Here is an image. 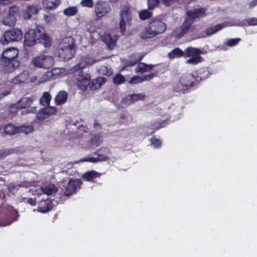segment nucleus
Here are the masks:
<instances>
[{
  "mask_svg": "<svg viewBox=\"0 0 257 257\" xmlns=\"http://www.w3.org/2000/svg\"><path fill=\"white\" fill-rule=\"evenodd\" d=\"M52 38L45 32V28L40 25L34 29H29L24 35V44L28 47L34 46L36 43L42 44L45 48L52 45Z\"/></svg>",
  "mask_w": 257,
  "mask_h": 257,
  "instance_id": "obj_1",
  "label": "nucleus"
},
{
  "mask_svg": "<svg viewBox=\"0 0 257 257\" xmlns=\"http://www.w3.org/2000/svg\"><path fill=\"white\" fill-rule=\"evenodd\" d=\"M256 25H257V18L255 17L249 18L242 21L235 19V17H228L222 23L206 28L205 33L206 35L211 36L226 27Z\"/></svg>",
  "mask_w": 257,
  "mask_h": 257,
  "instance_id": "obj_2",
  "label": "nucleus"
},
{
  "mask_svg": "<svg viewBox=\"0 0 257 257\" xmlns=\"http://www.w3.org/2000/svg\"><path fill=\"white\" fill-rule=\"evenodd\" d=\"M202 51L198 48L189 47L183 51L179 47H177L170 51L168 56L170 59L190 57L186 60V63L193 65H196L203 61V58L200 56Z\"/></svg>",
  "mask_w": 257,
  "mask_h": 257,
  "instance_id": "obj_3",
  "label": "nucleus"
},
{
  "mask_svg": "<svg viewBox=\"0 0 257 257\" xmlns=\"http://www.w3.org/2000/svg\"><path fill=\"white\" fill-rule=\"evenodd\" d=\"M166 30V25L160 20L153 19L145 29L139 34L141 39H148L154 38L159 34L164 32Z\"/></svg>",
  "mask_w": 257,
  "mask_h": 257,
  "instance_id": "obj_4",
  "label": "nucleus"
},
{
  "mask_svg": "<svg viewBox=\"0 0 257 257\" xmlns=\"http://www.w3.org/2000/svg\"><path fill=\"white\" fill-rule=\"evenodd\" d=\"M75 39L71 36L63 38L58 47V57L63 61L72 59L76 53Z\"/></svg>",
  "mask_w": 257,
  "mask_h": 257,
  "instance_id": "obj_5",
  "label": "nucleus"
},
{
  "mask_svg": "<svg viewBox=\"0 0 257 257\" xmlns=\"http://www.w3.org/2000/svg\"><path fill=\"white\" fill-rule=\"evenodd\" d=\"M32 63L36 67L50 69L54 65V61L50 55L40 54L32 59Z\"/></svg>",
  "mask_w": 257,
  "mask_h": 257,
  "instance_id": "obj_6",
  "label": "nucleus"
},
{
  "mask_svg": "<svg viewBox=\"0 0 257 257\" xmlns=\"http://www.w3.org/2000/svg\"><path fill=\"white\" fill-rule=\"evenodd\" d=\"M23 33L18 29H13L5 32L0 38V42L3 45H7L10 42H17L22 39Z\"/></svg>",
  "mask_w": 257,
  "mask_h": 257,
  "instance_id": "obj_7",
  "label": "nucleus"
},
{
  "mask_svg": "<svg viewBox=\"0 0 257 257\" xmlns=\"http://www.w3.org/2000/svg\"><path fill=\"white\" fill-rule=\"evenodd\" d=\"M199 17H186L184 22L180 27L176 28L173 32L174 36L177 38L183 37L189 30L194 21Z\"/></svg>",
  "mask_w": 257,
  "mask_h": 257,
  "instance_id": "obj_8",
  "label": "nucleus"
},
{
  "mask_svg": "<svg viewBox=\"0 0 257 257\" xmlns=\"http://www.w3.org/2000/svg\"><path fill=\"white\" fill-rule=\"evenodd\" d=\"M90 75L84 73L82 70L78 71V76L74 83L79 89L85 91L90 83Z\"/></svg>",
  "mask_w": 257,
  "mask_h": 257,
  "instance_id": "obj_9",
  "label": "nucleus"
},
{
  "mask_svg": "<svg viewBox=\"0 0 257 257\" xmlns=\"http://www.w3.org/2000/svg\"><path fill=\"white\" fill-rule=\"evenodd\" d=\"M20 62L18 60H0V67L4 73H10L20 66Z\"/></svg>",
  "mask_w": 257,
  "mask_h": 257,
  "instance_id": "obj_10",
  "label": "nucleus"
},
{
  "mask_svg": "<svg viewBox=\"0 0 257 257\" xmlns=\"http://www.w3.org/2000/svg\"><path fill=\"white\" fill-rule=\"evenodd\" d=\"M82 183V182L80 179H74L71 178L64 191V195L66 196H69L76 193L77 190L80 188Z\"/></svg>",
  "mask_w": 257,
  "mask_h": 257,
  "instance_id": "obj_11",
  "label": "nucleus"
},
{
  "mask_svg": "<svg viewBox=\"0 0 257 257\" xmlns=\"http://www.w3.org/2000/svg\"><path fill=\"white\" fill-rule=\"evenodd\" d=\"M193 73L198 84L201 81L207 79L211 75V73L207 67L200 68Z\"/></svg>",
  "mask_w": 257,
  "mask_h": 257,
  "instance_id": "obj_12",
  "label": "nucleus"
},
{
  "mask_svg": "<svg viewBox=\"0 0 257 257\" xmlns=\"http://www.w3.org/2000/svg\"><path fill=\"white\" fill-rule=\"evenodd\" d=\"M181 82L185 84L188 90L198 85L193 73L184 74L180 78Z\"/></svg>",
  "mask_w": 257,
  "mask_h": 257,
  "instance_id": "obj_13",
  "label": "nucleus"
},
{
  "mask_svg": "<svg viewBox=\"0 0 257 257\" xmlns=\"http://www.w3.org/2000/svg\"><path fill=\"white\" fill-rule=\"evenodd\" d=\"M110 10L109 5L104 2H99L96 3L95 7V12L96 15H100L105 16Z\"/></svg>",
  "mask_w": 257,
  "mask_h": 257,
  "instance_id": "obj_14",
  "label": "nucleus"
},
{
  "mask_svg": "<svg viewBox=\"0 0 257 257\" xmlns=\"http://www.w3.org/2000/svg\"><path fill=\"white\" fill-rule=\"evenodd\" d=\"M33 100L31 98L25 97L22 98L17 104H14L11 106V111L13 112H16L18 110V108H26L30 106L32 103Z\"/></svg>",
  "mask_w": 257,
  "mask_h": 257,
  "instance_id": "obj_15",
  "label": "nucleus"
},
{
  "mask_svg": "<svg viewBox=\"0 0 257 257\" xmlns=\"http://www.w3.org/2000/svg\"><path fill=\"white\" fill-rule=\"evenodd\" d=\"M96 155L99 161H105L109 159V155L111 154L110 150L108 147H101L94 152Z\"/></svg>",
  "mask_w": 257,
  "mask_h": 257,
  "instance_id": "obj_16",
  "label": "nucleus"
},
{
  "mask_svg": "<svg viewBox=\"0 0 257 257\" xmlns=\"http://www.w3.org/2000/svg\"><path fill=\"white\" fill-rule=\"evenodd\" d=\"M19 55V51L15 48H10L5 50L1 57V59L6 60H17V58Z\"/></svg>",
  "mask_w": 257,
  "mask_h": 257,
  "instance_id": "obj_17",
  "label": "nucleus"
},
{
  "mask_svg": "<svg viewBox=\"0 0 257 257\" xmlns=\"http://www.w3.org/2000/svg\"><path fill=\"white\" fill-rule=\"evenodd\" d=\"M94 63L93 59L89 56L82 58L77 65L74 67L75 71H81L88 65L92 64Z\"/></svg>",
  "mask_w": 257,
  "mask_h": 257,
  "instance_id": "obj_18",
  "label": "nucleus"
},
{
  "mask_svg": "<svg viewBox=\"0 0 257 257\" xmlns=\"http://www.w3.org/2000/svg\"><path fill=\"white\" fill-rule=\"evenodd\" d=\"M68 94L65 91H60L55 98V103L57 105L65 103L67 100Z\"/></svg>",
  "mask_w": 257,
  "mask_h": 257,
  "instance_id": "obj_19",
  "label": "nucleus"
},
{
  "mask_svg": "<svg viewBox=\"0 0 257 257\" xmlns=\"http://www.w3.org/2000/svg\"><path fill=\"white\" fill-rule=\"evenodd\" d=\"M102 41L105 43L108 48L110 50L113 49L116 44V41L113 39L110 34H105L102 37Z\"/></svg>",
  "mask_w": 257,
  "mask_h": 257,
  "instance_id": "obj_20",
  "label": "nucleus"
},
{
  "mask_svg": "<svg viewBox=\"0 0 257 257\" xmlns=\"http://www.w3.org/2000/svg\"><path fill=\"white\" fill-rule=\"evenodd\" d=\"M155 66V65L153 64H148L145 63L140 62L136 67V71L144 73L152 70Z\"/></svg>",
  "mask_w": 257,
  "mask_h": 257,
  "instance_id": "obj_21",
  "label": "nucleus"
},
{
  "mask_svg": "<svg viewBox=\"0 0 257 257\" xmlns=\"http://www.w3.org/2000/svg\"><path fill=\"white\" fill-rule=\"evenodd\" d=\"M173 89L174 91L181 93H185L188 91L187 86L181 82V79L178 82L174 84Z\"/></svg>",
  "mask_w": 257,
  "mask_h": 257,
  "instance_id": "obj_22",
  "label": "nucleus"
},
{
  "mask_svg": "<svg viewBox=\"0 0 257 257\" xmlns=\"http://www.w3.org/2000/svg\"><path fill=\"white\" fill-rule=\"evenodd\" d=\"M4 133L6 135L12 136L19 133L18 126L12 123H8L4 128Z\"/></svg>",
  "mask_w": 257,
  "mask_h": 257,
  "instance_id": "obj_23",
  "label": "nucleus"
},
{
  "mask_svg": "<svg viewBox=\"0 0 257 257\" xmlns=\"http://www.w3.org/2000/svg\"><path fill=\"white\" fill-rule=\"evenodd\" d=\"M28 79V76L26 72H23L13 78L11 82L14 84H18L24 83Z\"/></svg>",
  "mask_w": 257,
  "mask_h": 257,
  "instance_id": "obj_24",
  "label": "nucleus"
},
{
  "mask_svg": "<svg viewBox=\"0 0 257 257\" xmlns=\"http://www.w3.org/2000/svg\"><path fill=\"white\" fill-rule=\"evenodd\" d=\"M60 4V0H43V6L47 9L56 8Z\"/></svg>",
  "mask_w": 257,
  "mask_h": 257,
  "instance_id": "obj_25",
  "label": "nucleus"
},
{
  "mask_svg": "<svg viewBox=\"0 0 257 257\" xmlns=\"http://www.w3.org/2000/svg\"><path fill=\"white\" fill-rule=\"evenodd\" d=\"M102 138L100 135H93L90 140L88 142V146L89 148L92 147H97L100 145L102 142Z\"/></svg>",
  "mask_w": 257,
  "mask_h": 257,
  "instance_id": "obj_26",
  "label": "nucleus"
},
{
  "mask_svg": "<svg viewBox=\"0 0 257 257\" xmlns=\"http://www.w3.org/2000/svg\"><path fill=\"white\" fill-rule=\"evenodd\" d=\"M206 9L203 8H195L187 12V16H201L206 15Z\"/></svg>",
  "mask_w": 257,
  "mask_h": 257,
  "instance_id": "obj_27",
  "label": "nucleus"
},
{
  "mask_svg": "<svg viewBox=\"0 0 257 257\" xmlns=\"http://www.w3.org/2000/svg\"><path fill=\"white\" fill-rule=\"evenodd\" d=\"M100 174L94 170L87 171L85 172L82 176L83 178L87 181H91L93 179L99 177Z\"/></svg>",
  "mask_w": 257,
  "mask_h": 257,
  "instance_id": "obj_28",
  "label": "nucleus"
},
{
  "mask_svg": "<svg viewBox=\"0 0 257 257\" xmlns=\"http://www.w3.org/2000/svg\"><path fill=\"white\" fill-rule=\"evenodd\" d=\"M51 100V96L48 92H45L40 99V102L43 106L48 105Z\"/></svg>",
  "mask_w": 257,
  "mask_h": 257,
  "instance_id": "obj_29",
  "label": "nucleus"
},
{
  "mask_svg": "<svg viewBox=\"0 0 257 257\" xmlns=\"http://www.w3.org/2000/svg\"><path fill=\"white\" fill-rule=\"evenodd\" d=\"M34 130V127L31 125L18 126L19 133H24L26 135H28L32 133Z\"/></svg>",
  "mask_w": 257,
  "mask_h": 257,
  "instance_id": "obj_30",
  "label": "nucleus"
},
{
  "mask_svg": "<svg viewBox=\"0 0 257 257\" xmlns=\"http://www.w3.org/2000/svg\"><path fill=\"white\" fill-rule=\"evenodd\" d=\"M16 21V17H4L2 20V22L5 25L10 27L14 26Z\"/></svg>",
  "mask_w": 257,
  "mask_h": 257,
  "instance_id": "obj_31",
  "label": "nucleus"
},
{
  "mask_svg": "<svg viewBox=\"0 0 257 257\" xmlns=\"http://www.w3.org/2000/svg\"><path fill=\"white\" fill-rule=\"evenodd\" d=\"M52 203L50 202H45L44 205L38 207L37 210L41 213H46L52 209Z\"/></svg>",
  "mask_w": 257,
  "mask_h": 257,
  "instance_id": "obj_32",
  "label": "nucleus"
},
{
  "mask_svg": "<svg viewBox=\"0 0 257 257\" xmlns=\"http://www.w3.org/2000/svg\"><path fill=\"white\" fill-rule=\"evenodd\" d=\"M57 191V188L53 184L49 185L43 189L44 193L48 195H52L56 193Z\"/></svg>",
  "mask_w": 257,
  "mask_h": 257,
  "instance_id": "obj_33",
  "label": "nucleus"
},
{
  "mask_svg": "<svg viewBox=\"0 0 257 257\" xmlns=\"http://www.w3.org/2000/svg\"><path fill=\"white\" fill-rule=\"evenodd\" d=\"M40 9L38 8V7L36 6H29L27 8V12L28 15V16H32V15H37Z\"/></svg>",
  "mask_w": 257,
  "mask_h": 257,
  "instance_id": "obj_34",
  "label": "nucleus"
},
{
  "mask_svg": "<svg viewBox=\"0 0 257 257\" xmlns=\"http://www.w3.org/2000/svg\"><path fill=\"white\" fill-rule=\"evenodd\" d=\"M120 122L122 123H130L132 121V117L126 113H122L120 116Z\"/></svg>",
  "mask_w": 257,
  "mask_h": 257,
  "instance_id": "obj_35",
  "label": "nucleus"
},
{
  "mask_svg": "<svg viewBox=\"0 0 257 257\" xmlns=\"http://www.w3.org/2000/svg\"><path fill=\"white\" fill-rule=\"evenodd\" d=\"M125 79L124 76L120 73L117 74L113 78V82L115 84L120 85L124 82Z\"/></svg>",
  "mask_w": 257,
  "mask_h": 257,
  "instance_id": "obj_36",
  "label": "nucleus"
},
{
  "mask_svg": "<svg viewBox=\"0 0 257 257\" xmlns=\"http://www.w3.org/2000/svg\"><path fill=\"white\" fill-rule=\"evenodd\" d=\"M78 10L76 7H70L64 10V14L66 16H74L77 13Z\"/></svg>",
  "mask_w": 257,
  "mask_h": 257,
  "instance_id": "obj_37",
  "label": "nucleus"
},
{
  "mask_svg": "<svg viewBox=\"0 0 257 257\" xmlns=\"http://www.w3.org/2000/svg\"><path fill=\"white\" fill-rule=\"evenodd\" d=\"M131 97L133 100V103L138 100H143L146 97V95L144 93L133 94L131 95Z\"/></svg>",
  "mask_w": 257,
  "mask_h": 257,
  "instance_id": "obj_38",
  "label": "nucleus"
},
{
  "mask_svg": "<svg viewBox=\"0 0 257 257\" xmlns=\"http://www.w3.org/2000/svg\"><path fill=\"white\" fill-rule=\"evenodd\" d=\"M131 8L128 5L123 6L121 9L120 16H127L132 15Z\"/></svg>",
  "mask_w": 257,
  "mask_h": 257,
  "instance_id": "obj_39",
  "label": "nucleus"
},
{
  "mask_svg": "<svg viewBox=\"0 0 257 257\" xmlns=\"http://www.w3.org/2000/svg\"><path fill=\"white\" fill-rule=\"evenodd\" d=\"M241 40L240 38L229 39L226 41L225 44L229 47H233L236 45Z\"/></svg>",
  "mask_w": 257,
  "mask_h": 257,
  "instance_id": "obj_40",
  "label": "nucleus"
},
{
  "mask_svg": "<svg viewBox=\"0 0 257 257\" xmlns=\"http://www.w3.org/2000/svg\"><path fill=\"white\" fill-rule=\"evenodd\" d=\"M144 55H141L140 57L138 58H135L133 56H131L130 57V61L128 62V66H134L137 63H139L140 61H141L142 59L143 58Z\"/></svg>",
  "mask_w": 257,
  "mask_h": 257,
  "instance_id": "obj_41",
  "label": "nucleus"
},
{
  "mask_svg": "<svg viewBox=\"0 0 257 257\" xmlns=\"http://www.w3.org/2000/svg\"><path fill=\"white\" fill-rule=\"evenodd\" d=\"M151 144L153 145L155 148H160L161 146V141L157 139L155 136H154L151 139Z\"/></svg>",
  "mask_w": 257,
  "mask_h": 257,
  "instance_id": "obj_42",
  "label": "nucleus"
},
{
  "mask_svg": "<svg viewBox=\"0 0 257 257\" xmlns=\"http://www.w3.org/2000/svg\"><path fill=\"white\" fill-rule=\"evenodd\" d=\"M43 109L45 111V113L48 115H50L55 114L57 111V109L55 107L49 106L46 108H44Z\"/></svg>",
  "mask_w": 257,
  "mask_h": 257,
  "instance_id": "obj_43",
  "label": "nucleus"
},
{
  "mask_svg": "<svg viewBox=\"0 0 257 257\" xmlns=\"http://www.w3.org/2000/svg\"><path fill=\"white\" fill-rule=\"evenodd\" d=\"M47 114L45 113V111L42 108L41 110H40L37 114V117L39 120H44L47 117Z\"/></svg>",
  "mask_w": 257,
  "mask_h": 257,
  "instance_id": "obj_44",
  "label": "nucleus"
},
{
  "mask_svg": "<svg viewBox=\"0 0 257 257\" xmlns=\"http://www.w3.org/2000/svg\"><path fill=\"white\" fill-rule=\"evenodd\" d=\"M119 28L121 30V33L123 34L126 30V23L124 20V17H120L119 21Z\"/></svg>",
  "mask_w": 257,
  "mask_h": 257,
  "instance_id": "obj_45",
  "label": "nucleus"
},
{
  "mask_svg": "<svg viewBox=\"0 0 257 257\" xmlns=\"http://www.w3.org/2000/svg\"><path fill=\"white\" fill-rule=\"evenodd\" d=\"M142 82L141 77L137 75L132 77L129 81V83L131 84H138Z\"/></svg>",
  "mask_w": 257,
  "mask_h": 257,
  "instance_id": "obj_46",
  "label": "nucleus"
},
{
  "mask_svg": "<svg viewBox=\"0 0 257 257\" xmlns=\"http://www.w3.org/2000/svg\"><path fill=\"white\" fill-rule=\"evenodd\" d=\"M159 0H148L149 10L153 9L159 4Z\"/></svg>",
  "mask_w": 257,
  "mask_h": 257,
  "instance_id": "obj_47",
  "label": "nucleus"
},
{
  "mask_svg": "<svg viewBox=\"0 0 257 257\" xmlns=\"http://www.w3.org/2000/svg\"><path fill=\"white\" fill-rule=\"evenodd\" d=\"M155 76V73H151L148 74H145L141 77V81H150Z\"/></svg>",
  "mask_w": 257,
  "mask_h": 257,
  "instance_id": "obj_48",
  "label": "nucleus"
},
{
  "mask_svg": "<svg viewBox=\"0 0 257 257\" xmlns=\"http://www.w3.org/2000/svg\"><path fill=\"white\" fill-rule=\"evenodd\" d=\"M19 8L17 6L11 7L9 11V16H15L18 15Z\"/></svg>",
  "mask_w": 257,
  "mask_h": 257,
  "instance_id": "obj_49",
  "label": "nucleus"
},
{
  "mask_svg": "<svg viewBox=\"0 0 257 257\" xmlns=\"http://www.w3.org/2000/svg\"><path fill=\"white\" fill-rule=\"evenodd\" d=\"M82 162H89L91 163H96L99 162V159L97 158H94L93 157H86L83 158L81 160Z\"/></svg>",
  "mask_w": 257,
  "mask_h": 257,
  "instance_id": "obj_50",
  "label": "nucleus"
},
{
  "mask_svg": "<svg viewBox=\"0 0 257 257\" xmlns=\"http://www.w3.org/2000/svg\"><path fill=\"white\" fill-rule=\"evenodd\" d=\"M121 103L123 104H125L126 105H130L132 103H133V100H132V98L131 97V95H129L124 97L122 99Z\"/></svg>",
  "mask_w": 257,
  "mask_h": 257,
  "instance_id": "obj_51",
  "label": "nucleus"
},
{
  "mask_svg": "<svg viewBox=\"0 0 257 257\" xmlns=\"http://www.w3.org/2000/svg\"><path fill=\"white\" fill-rule=\"evenodd\" d=\"M80 4L84 7L91 8L93 6V1L92 0H82Z\"/></svg>",
  "mask_w": 257,
  "mask_h": 257,
  "instance_id": "obj_52",
  "label": "nucleus"
},
{
  "mask_svg": "<svg viewBox=\"0 0 257 257\" xmlns=\"http://www.w3.org/2000/svg\"><path fill=\"white\" fill-rule=\"evenodd\" d=\"M95 81V84H98L97 86L99 87L106 82V80L103 77H99L96 79Z\"/></svg>",
  "mask_w": 257,
  "mask_h": 257,
  "instance_id": "obj_53",
  "label": "nucleus"
},
{
  "mask_svg": "<svg viewBox=\"0 0 257 257\" xmlns=\"http://www.w3.org/2000/svg\"><path fill=\"white\" fill-rule=\"evenodd\" d=\"M152 13L148 10H144L140 11L139 13V16H151Z\"/></svg>",
  "mask_w": 257,
  "mask_h": 257,
  "instance_id": "obj_54",
  "label": "nucleus"
},
{
  "mask_svg": "<svg viewBox=\"0 0 257 257\" xmlns=\"http://www.w3.org/2000/svg\"><path fill=\"white\" fill-rule=\"evenodd\" d=\"M27 202L32 206H35L37 203L36 199H33L32 198H28Z\"/></svg>",
  "mask_w": 257,
  "mask_h": 257,
  "instance_id": "obj_55",
  "label": "nucleus"
},
{
  "mask_svg": "<svg viewBox=\"0 0 257 257\" xmlns=\"http://www.w3.org/2000/svg\"><path fill=\"white\" fill-rule=\"evenodd\" d=\"M93 125H94V127L96 129H100L101 127V124L100 123L98 122V120H95L94 122V124H93Z\"/></svg>",
  "mask_w": 257,
  "mask_h": 257,
  "instance_id": "obj_56",
  "label": "nucleus"
},
{
  "mask_svg": "<svg viewBox=\"0 0 257 257\" xmlns=\"http://www.w3.org/2000/svg\"><path fill=\"white\" fill-rule=\"evenodd\" d=\"M8 155V153L6 151H0V158H4Z\"/></svg>",
  "mask_w": 257,
  "mask_h": 257,
  "instance_id": "obj_57",
  "label": "nucleus"
},
{
  "mask_svg": "<svg viewBox=\"0 0 257 257\" xmlns=\"http://www.w3.org/2000/svg\"><path fill=\"white\" fill-rule=\"evenodd\" d=\"M164 4L166 6H168L172 4L174 0H162Z\"/></svg>",
  "mask_w": 257,
  "mask_h": 257,
  "instance_id": "obj_58",
  "label": "nucleus"
},
{
  "mask_svg": "<svg viewBox=\"0 0 257 257\" xmlns=\"http://www.w3.org/2000/svg\"><path fill=\"white\" fill-rule=\"evenodd\" d=\"M29 109V112L30 113H35L37 111V107H33Z\"/></svg>",
  "mask_w": 257,
  "mask_h": 257,
  "instance_id": "obj_59",
  "label": "nucleus"
},
{
  "mask_svg": "<svg viewBox=\"0 0 257 257\" xmlns=\"http://www.w3.org/2000/svg\"><path fill=\"white\" fill-rule=\"evenodd\" d=\"M257 5V0H253L250 3L249 6L250 7H253Z\"/></svg>",
  "mask_w": 257,
  "mask_h": 257,
  "instance_id": "obj_60",
  "label": "nucleus"
},
{
  "mask_svg": "<svg viewBox=\"0 0 257 257\" xmlns=\"http://www.w3.org/2000/svg\"><path fill=\"white\" fill-rule=\"evenodd\" d=\"M28 113H30L29 112V109H28V108L27 110L24 109V110H22V111L21 112V114L22 115H24V114H27Z\"/></svg>",
  "mask_w": 257,
  "mask_h": 257,
  "instance_id": "obj_61",
  "label": "nucleus"
},
{
  "mask_svg": "<svg viewBox=\"0 0 257 257\" xmlns=\"http://www.w3.org/2000/svg\"><path fill=\"white\" fill-rule=\"evenodd\" d=\"M52 75V73L50 71H48L46 73V74L44 75V76H48L51 77Z\"/></svg>",
  "mask_w": 257,
  "mask_h": 257,
  "instance_id": "obj_62",
  "label": "nucleus"
},
{
  "mask_svg": "<svg viewBox=\"0 0 257 257\" xmlns=\"http://www.w3.org/2000/svg\"><path fill=\"white\" fill-rule=\"evenodd\" d=\"M140 18L142 20H146L149 18H150L151 17H140Z\"/></svg>",
  "mask_w": 257,
  "mask_h": 257,
  "instance_id": "obj_63",
  "label": "nucleus"
},
{
  "mask_svg": "<svg viewBox=\"0 0 257 257\" xmlns=\"http://www.w3.org/2000/svg\"><path fill=\"white\" fill-rule=\"evenodd\" d=\"M24 183H22L19 184L18 185V186H19V187H24Z\"/></svg>",
  "mask_w": 257,
  "mask_h": 257,
  "instance_id": "obj_64",
  "label": "nucleus"
}]
</instances>
